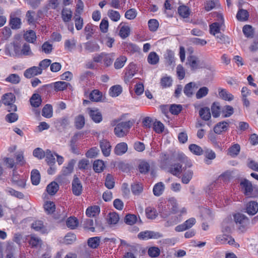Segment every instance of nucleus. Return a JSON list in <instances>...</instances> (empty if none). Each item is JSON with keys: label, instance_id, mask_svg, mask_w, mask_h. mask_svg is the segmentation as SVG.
I'll return each instance as SVG.
<instances>
[{"label": "nucleus", "instance_id": "bf43d9fd", "mask_svg": "<svg viewBox=\"0 0 258 258\" xmlns=\"http://www.w3.org/2000/svg\"><path fill=\"white\" fill-rule=\"evenodd\" d=\"M137 221V216L133 214H127L124 218V222L125 223L130 225L134 224Z\"/></svg>", "mask_w": 258, "mask_h": 258}, {"label": "nucleus", "instance_id": "c9c22d12", "mask_svg": "<svg viewBox=\"0 0 258 258\" xmlns=\"http://www.w3.org/2000/svg\"><path fill=\"white\" fill-rule=\"evenodd\" d=\"M21 22V19L17 17H13L10 16V25L13 29H17L20 28Z\"/></svg>", "mask_w": 258, "mask_h": 258}, {"label": "nucleus", "instance_id": "6ab92c4d", "mask_svg": "<svg viewBox=\"0 0 258 258\" xmlns=\"http://www.w3.org/2000/svg\"><path fill=\"white\" fill-rule=\"evenodd\" d=\"M30 102L33 107H38L41 104V97L39 94L35 93L30 98Z\"/></svg>", "mask_w": 258, "mask_h": 258}, {"label": "nucleus", "instance_id": "473e14b6", "mask_svg": "<svg viewBox=\"0 0 258 258\" xmlns=\"http://www.w3.org/2000/svg\"><path fill=\"white\" fill-rule=\"evenodd\" d=\"M58 188L59 186L57 183L53 181L47 185L46 190L49 195H54L58 191Z\"/></svg>", "mask_w": 258, "mask_h": 258}, {"label": "nucleus", "instance_id": "603ef678", "mask_svg": "<svg viewBox=\"0 0 258 258\" xmlns=\"http://www.w3.org/2000/svg\"><path fill=\"white\" fill-rule=\"evenodd\" d=\"M178 13L183 18H187L189 15V9L185 6H180L178 9Z\"/></svg>", "mask_w": 258, "mask_h": 258}, {"label": "nucleus", "instance_id": "b1692460", "mask_svg": "<svg viewBox=\"0 0 258 258\" xmlns=\"http://www.w3.org/2000/svg\"><path fill=\"white\" fill-rule=\"evenodd\" d=\"M242 31L245 36L247 38H252L254 36V29L251 25H244L242 28Z\"/></svg>", "mask_w": 258, "mask_h": 258}, {"label": "nucleus", "instance_id": "69168bd1", "mask_svg": "<svg viewBox=\"0 0 258 258\" xmlns=\"http://www.w3.org/2000/svg\"><path fill=\"white\" fill-rule=\"evenodd\" d=\"M105 185L109 189L113 188L114 186V181L112 175L108 174L106 177Z\"/></svg>", "mask_w": 258, "mask_h": 258}, {"label": "nucleus", "instance_id": "de8ad7c7", "mask_svg": "<svg viewBox=\"0 0 258 258\" xmlns=\"http://www.w3.org/2000/svg\"><path fill=\"white\" fill-rule=\"evenodd\" d=\"M69 83L66 82L58 81L54 83V88L56 91H63L66 89Z\"/></svg>", "mask_w": 258, "mask_h": 258}, {"label": "nucleus", "instance_id": "13d9d810", "mask_svg": "<svg viewBox=\"0 0 258 258\" xmlns=\"http://www.w3.org/2000/svg\"><path fill=\"white\" fill-rule=\"evenodd\" d=\"M209 92V89L206 87L201 88L196 93V96L197 99H201L206 96Z\"/></svg>", "mask_w": 258, "mask_h": 258}, {"label": "nucleus", "instance_id": "4d7b16f0", "mask_svg": "<svg viewBox=\"0 0 258 258\" xmlns=\"http://www.w3.org/2000/svg\"><path fill=\"white\" fill-rule=\"evenodd\" d=\"M150 165L149 164L145 161H142L141 162L139 166V169L140 170V172L141 173H144L146 174L148 172V171L150 170Z\"/></svg>", "mask_w": 258, "mask_h": 258}, {"label": "nucleus", "instance_id": "4be33fe9", "mask_svg": "<svg viewBox=\"0 0 258 258\" xmlns=\"http://www.w3.org/2000/svg\"><path fill=\"white\" fill-rule=\"evenodd\" d=\"M102 97V93L98 90H93L89 95V99L93 102H99Z\"/></svg>", "mask_w": 258, "mask_h": 258}, {"label": "nucleus", "instance_id": "39448f33", "mask_svg": "<svg viewBox=\"0 0 258 258\" xmlns=\"http://www.w3.org/2000/svg\"><path fill=\"white\" fill-rule=\"evenodd\" d=\"M216 240L218 242L221 244H229V245H234L235 247L239 246V245L235 242L234 238L229 235H219L216 237Z\"/></svg>", "mask_w": 258, "mask_h": 258}, {"label": "nucleus", "instance_id": "c756f323", "mask_svg": "<svg viewBox=\"0 0 258 258\" xmlns=\"http://www.w3.org/2000/svg\"><path fill=\"white\" fill-rule=\"evenodd\" d=\"M100 212V208L98 206L90 207L87 208L86 214L89 217H95Z\"/></svg>", "mask_w": 258, "mask_h": 258}, {"label": "nucleus", "instance_id": "4c0bfd02", "mask_svg": "<svg viewBox=\"0 0 258 258\" xmlns=\"http://www.w3.org/2000/svg\"><path fill=\"white\" fill-rule=\"evenodd\" d=\"M146 215L148 219H154L157 216L156 210L152 207H147L145 210Z\"/></svg>", "mask_w": 258, "mask_h": 258}, {"label": "nucleus", "instance_id": "423d86ee", "mask_svg": "<svg viewBox=\"0 0 258 258\" xmlns=\"http://www.w3.org/2000/svg\"><path fill=\"white\" fill-rule=\"evenodd\" d=\"M196 222V219L194 218H190L186 220L183 223L180 224L175 228V230L176 232H181L187 230L191 228Z\"/></svg>", "mask_w": 258, "mask_h": 258}, {"label": "nucleus", "instance_id": "49530a36", "mask_svg": "<svg viewBox=\"0 0 258 258\" xmlns=\"http://www.w3.org/2000/svg\"><path fill=\"white\" fill-rule=\"evenodd\" d=\"M196 85L195 83L190 82L187 84L183 89L184 93L187 96L190 97L193 94V87Z\"/></svg>", "mask_w": 258, "mask_h": 258}, {"label": "nucleus", "instance_id": "f3484780", "mask_svg": "<svg viewBox=\"0 0 258 258\" xmlns=\"http://www.w3.org/2000/svg\"><path fill=\"white\" fill-rule=\"evenodd\" d=\"M200 116L204 120H209L211 117L210 108L207 107L201 108L199 110Z\"/></svg>", "mask_w": 258, "mask_h": 258}, {"label": "nucleus", "instance_id": "2f4dec72", "mask_svg": "<svg viewBox=\"0 0 258 258\" xmlns=\"http://www.w3.org/2000/svg\"><path fill=\"white\" fill-rule=\"evenodd\" d=\"M240 150L239 145L237 144H234L228 149V154L233 157H236L239 153Z\"/></svg>", "mask_w": 258, "mask_h": 258}, {"label": "nucleus", "instance_id": "680f3d73", "mask_svg": "<svg viewBox=\"0 0 258 258\" xmlns=\"http://www.w3.org/2000/svg\"><path fill=\"white\" fill-rule=\"evenodd\" d=\"M75 26L78 30H80L82 29L83 26V19L80 17V15L75 14Z\"/></svg>", "mask_w": 258, "mask_h": 258}, {"label": "nucleus", "instance_id": "bb28decb", "mask_svg": "<svg viewBox=\"0 0 258 258\" xmlns=\"http://www.w3.org/2000/svg\"><path fill=\"white\" fill-rule=\"evenodd\" d=\"M164 190V184L163 182H160L156 183L153 189V194L155 196L157 197L160 196L162 194L163 191Z\"/></svg>", "mask_w": 258, "mask_h": 258}, {"label": "nucleus", "instance_id": "ddd939ff", "mask_svg": "<svg viewBox=\"0 0 258 258\" xmlns=\"http://www.w3.org/2000/svg\"><path fill=\"white\" fill-rule=\"evenodd\" d=\"M100 146L102 152L105 156H108L110 153L111 146L109 142L103 140L100 142Z\"/></svg>", "mask_w": 258, "mask_h": 258}, {"label": "nucleus", "instance_id": "f257e3e1", "mask_svg": "<svg viewBox=\"0 0 258 258\" xmlns=\"http://www.w3.org/2000/svg\"><path fill=\"white\" fill-rule=\"evenodd\" d=\"M241 190L243 194L248 198H258V187L253 186L248 180L244 179L240 182Z\"/></svg>", "mask_w": 258, "mask_h": 258}, {"label": "nucleus", "instance_id": "ea45409f", "mask_svg": "<svg viewBox=\"0 0 258 258\" xmlns=\"http://www.w3.org/2000/svg\"><path fill=\"white\" fill-rule=\"evenodd\" d=\"M105 167V165L103 161L97 160L94 161L93 163V169L97 173L102 172Z\"/></svg>", "mask_w": 258, "mask_h": 258}, {"label": "nucleus", "instance_id": "412c9836", "mask_svg": "<svg viewBox=\"0 0 258 258\" xmlns=\"http://www.w3.org/2000/svg\"><path fill=\"white\" fill-rule=\"evenodd\" d=\"M147 61L150 64L156 65L159 61V56L155 52H151L148 56Z\"/></svg>", "mask_w": 258, "mask_h": 258}, {"label": "nucleus", "instance_id": "5fc2aeb1", "mask_svg": "<svg viewBox=\"0 0 258 258\" xmlns=\"http://www.w3.org/2000/svg\"><path fill=\"white\" fill-rule=\"evenodd\" d=\"M211 110L213 117H217L220 115V106L219 103L214 102L211 106Z\"/></svg>", "mask_w": 258, "mask_h": 258}, {"label": "nucleus", "instance_id": "5701e85b", "mask_svg": "<svg viewBox=\"0 0 258 258\" xmlns=\"http://www.w3.org/2000/svg\"><path fill=\"white\" fill-rule=\"evenodd\" d=\"M2 100L5 105H8L15 102V96L12 93H7L3 95Z\"/></svg>", "mask_w": 258, "mask_h": 258}, {"label": "nucleus", "instance_id": "dca6fc26", "mask_svg": "<svg viewBox=\"0 0 258 258\" xmlns=\"http://www.w3.org/2000/svg\"><path fill=\"white\" fill-rule=\"evenodd\" d=\"M12 182L17 185L18 186L24 188L26 185V179L24 177H20L18 175L14 174L13 172V175L12 178Z\"/></svg>", "mask_w": 258, "mask_h": 258}, {"label": "nucleus", "instance_id": "8fccbe9b", "mask_svg": "<svg viewBox=\"0 0 258 258\" xmlns=\"http://www.w3.org/2000/svg\"><path fill=\"white\" fill-rule=\"evenodd\" d=\"M119 217L118 215L115 213H111L108 216V222L110 224H116L119 221Z\"/></svg>", "mask_w": 258, "mask_h": 258}, {"label": "nucleus", "instance_id": "a18cd8bd", "mask_svg": "<svg viewBox=\"0 0 258 258\" xmlns=\"http://www.w3.org/2000/svg\"><path fill=\"white\" fill-rule=\"evenodd\" d=\"M219 94L223 99L227 101H231L233 99V96L229 93L226 90L221 89L219 90Z\"/></svg>", "mask_w": 258, "mask_h": 258}, {"label": "nucleus", "instance_id": "052dcab7", "mask_svg": "<svg viewBox=\"0 0 258 258\" xmlns=\"http://www.w3.org/2000/svg\"><path fill=\"white\" fill-rule=\"evenodd\" d=\"M113 53L107 54L105 53V55L103 58V61L104 65L106 67H108L112 64L113 59Z\"/></svg>", "mask_w": 258, "mask_h": 258}, {"label": "nucleus", "instance_id": "20e7f679", "mask_svg": "<svg viewBox=\"0 0 258 258\" xmlns=\"http://www.w3.org/2000/svg\"><path fill=\"white\" fill-rule=\"evenodd\" d=\"M75 163L76 160L74 159H72L69 161L66 166H64L62 168L61 170L62 175L59 176L57 178V180L58 182L61 181V179L62 178V176L69 175L73 172Z\"/></svg>", "mask_w": 258, "mask_h": 258}, {"label": "nucleus", "instance_id": "7ed1b4c3", "mask_svg": "<svg viewBox=\"0 0 258 258\" xmlns=\"http://www.w3.org/2000/svg\"><path fill=\"white\" fill-rule=\"evenodd\" d=\"M234 220L239 229L242 232L245 231L249 224L248 218L244 214L238 213L234 215Z\"/></svg>", "mask_w": 258, "mask_h": 258}, {"label": "nucleus", "instance_id": "e2e57ef3", "mask_svg": "<svg viewBox=\"0 0 258 258\" xmlns=\"http://www.w3.org/2000/svg\"><path fill=\"white\" fill-rule=\"evenodd\" d=\"M130 34V28L128 26H122L119 31V35L122 38H125Z\"/></svg>", "mask_w": 258, "mask_h": 258}, {"label": "nucleus", "instance_id": "c85d7f7f", "mask_svg": "<svg viewBox=\"0 0 258 258\" xmlns=\"http://www.w3.org/2000/svg\"><path fill=\"white\" fill-rule=\"evenodd\" d=\"M24 38L26 41L30 43H34L36 41V36L33 30L27 31L24 35Z\"/></svg>", "mask_w": 258, "mask_h": 258}, {"label": "nucleus", "instance_id": "6e6d98bb", "mask_svg": "<svg viewBox=\"0 0 258 258\" xmlns=\"http://www.w3.org/2000/svg\"><path fill=\"white\" fill-rule=\"evenodd\" d=\"M168 206L171 207V210L173 213L175 214L178 212V205L176 200L174 198L169 199Z\"/></svg>", "mask_w": 258, "mask_h": 258}, {"label": "nucleus", "instance_id": "a211bd4d", "mask_svg": "<svg viewBox=\"0 0 258 258\" xmlns=\"http://www.w3.org/2000/svg\"><path fill=\"white\" fill-rule=\"evenodd\" d=\"M83 136V134L80 133L76 134L71 139L70 141V147L71 151L73 153H77V148L76 145L77 141L79 138H81Z\"/></svg>", "mask_w": 258, "mask_h": 258}, {"label": "nucleus", "instance_id": "cd10ccee", "mask_svg": "<svg viewBox=\"0 0 258 258\" xmlns=\"http://www.w3.org/2000/svg\"><path fill=\"white\" fill-rule=\"evenodd\" d=\"M72 17V11L67 8H63L61 11V18L63 22H69Z\"/></svg>", "mask_w": 258, "mask_h": 258}, {"label": "nucleus", "instance_id": "393cba45", "mask_svg": "<svg viewBox=\"0 0 258 258\" xmlns=\"http://www.w3.org/2000/svg\"><path fill=\"white\" fill-rule=\"evenodd\" d=\"M85 49L90 52H93L99 51L100 46L97 43L88 42L85 44Z\"/></svg>", "mask_w": 258, "mask_h": 258}, {"label": "nucleus", "instance_id": "79ce46f5", "mask_svg": "<svg viewBox=\"0 0 258 258\" xmlns=\"http://www.w3.org/2000/svg\"><path fill=\"white\" fill-rule=\"evenodd\" d=\"M249 14L248 12L244 9H240L236 15L237 19L241 21H244L248 19Z\"/></svg>", "mask_w": 258, "mask_h": 258}, {"label": "nucleus", "instance_id": "338daca9", "mask_svg": "<svg viewBox=\"0 0 258 258\" xmlns=\"http://www.w3.org/2000/svg\"><path fill=\"white\" fill-rule=\"evenodd\" d=\"M189 150L194 154L200 155L203 153L202 149L199 146L196 144H191L189 146Z\"/></svg>", "mask_w": 258, "mask_h": 258}, {"label": "nucleus", "instance_id": "09e8293b", "mask_svg": "<svg viewBox=\"0 0 258 258\" xmlns=\"http://www.w3.org/2000/svg\"><path fill=\"white\" fill-rule=\"evenodd\" d=\"M122 92V88L119 85L112 86L110 89L109 94L112 97L118 96Z\"/></svg>", "mask_w": 258, "mask_h": 258}, {"label": "nucleus", "instance_id": "774afa93", "mask_svg": "<svg viewBox=\"0 0 258 258\" xmlns=\"http://www.w3.org/2000/svg\"><path fill=\"white\" fill-rule=\"evenodd\" d=\"M148 254L152 257H156L159 255L160 250L159 248L155 246L151 247L148 251Z\"/></svg>", "mask_w": 258, "mask_h": 258}, {"label": "nucleus", "instance_id": "6e6552de", "mask_svg": "<svg viewBox=\"0 0 258 258\" xmlns=\"http://www.w3.org/2000/svg\"><path fill=\"white\" fill-rule=\"evenodd\" d=\"M245 210L249 215L253 216L258 212V203L255 201H250L246 204Z\"/></svg>", "mask_w": 258, "mask_h": 258}, {"label": "nucleus", "instance_id": "9b49d317", "mask_svg": "<svg viewBox=\"0 0 258 258\" xmlns=\"http://www.w3.org/2000/svg\"><path fill=\"white\" fill-rule=\"evenodd\" d=\"M41 74V69L38 67L34 66L27 69L24 73V76L27 78L30 79Z\"/></svg>", "mask_w": 258, "mask_h": 258}, {"label": "nucleus", "instance_id": "3c124183", "mask_svg": "<svg viewBox=\"0 0 258 258\" xmlns=\"http://www.w3.org/2000/svg\"><path fill=\"white\" fill-rule=\"evenodd\" d=\"M6 81L13 84H17L20 82V78L18 75L13 74L10 75L6 79Z\"/></svg>", "mask_w": 258, "mask_h": 258}, {"label": "nucleus", "instance_id": "a878e982", "mask_svg": "<svg viewBox=\"0 0 258 258\" xmlns=\"http://www.w3.org/2000/svg\"><path fill=\"white\" fill-rule=\"evenodd\" d=\"M100 243V238L98 236L89 238L87 241L88 246L93 249L97 248Z\"/></svg>", "mask_w": 258, "mask_h": 258}, {"label": "nucleus", "instance_id": "4468645a", "mask_svg": "<svg viewBox=\"0 0 258 258\" xmlns=\"http://www.w3.org/2000/svg\"><path fill=\"white\" fill-rule=\"evenodd\" d=\"M89 110V114L92 120L95 122H100L102 119L101 113L98 109L92 110L91 108L88 109Z\"/></svg>", "mask_w": 258, "mask_h": 258}, {"label": "nucleus", "instance_id": "9d476101", "mask_svg": "<svg viewBox=\"0 0 258 258\" xmlns=\"http://www.w3.org/2000/svg\"><path fill=\"white\" fill-rule=\"evenodd\" d=\"M138 236L140 239H148L150 238L157 239L161 237V235L159 233L151 231L141 232Z\"/></svg>", "mask_w": 258, "mask_h": 258}, {"label": "nucleus", "instance_id": "e433bc0d", "mask_svg": "<svg viewBox=\"0 0 258 258\" xmlns=\"http://www.w3.org/2000/svg\"><path fill=\"white\" fill-rule=\"evenodd\" d=\"M166 63L168 65H172L174 62V52L170 50H167L164 55Z\"/></svg>", "mask_w": 258, "mask_h": 258}, {"label": "nucleus", "instance_id": "0eeeda50", "mask_svg": "<svg viewBox=\"0 0 258 258\" xmlns=\"http://www.w3.org/2000/svg\"><path fill=\"white\" fill-rule=\"evenodd\" d=\"M72 184V190L73 194L76 196L81 195L83 190L82 185L81 181L76 176H74Z\"/></svg>", "mask_w": 258, "mask_h": 258}, {"label": "nucleus", "instance_id": "7c9ffc66", "mask_svg": "<svg viewBox=\"0 0 258 258\" xmlns=\"http://www.w3.org/2000/svg\"><path fill=\"white\" fill-rule=\"evenodd\" d=\"M223 25L220 23L215 22L210 25V32L211 34L216 36V34L220 33L221 27Z\"/></svg>", "mask_w": 258, "mask_h": 258}, {"label": "nucleus", "instance_id": "37998d69", "mask_svg": "<svg viewBox=\"0 0 258 258\" xmlns=\"http://www.w3.org/2000/svg\"><path fill=\"white\" fill-rule=\"evenodd\" d=\"M66 224L69 228L74 229L78 226L79 221L76 217H70L68 219Z\"/></svg>", "mask_w": 258, "mask_h": 258}, {"label": "nucleus", "instance_id": "72a5a7b5", "mask_svg": "<svg viewBox=\"0 0 258 258\" xmlns=\"http://www.w3.org/2000/svg\"><path fill=\"white\" fill-rule=\"evenodd\" d=\"M31 180L32 183L34 185H38L39 183L40 175L39 172L37 170L34 169L32 171Z\"/></svg>", "mask_w": 258, "mask_h": 258}, {"label": "nucleus", "instance_id": "f03ea898", "mask_svg": "<svg viewBox=\"0 0 258 258\" xmlns=\"http://www.w3.org/2000/svg\"><path fill=\"white\" fill-rule=\"evenodd\" d=\"M134 123V120L118 123L114 129L115 135L119 138L125 136Z\"/></svg>", "mask_w": 258, "mask_h": 258}, {"label": "nucleus", "instance_id": "0e129e2a", "mask_svg": "<svg viewBox=\"0 0 258 258\" xmlns=\"http://www.w3.org/2000/svg\"><path fill=\"white\" fill-rule=\"evenodd\" d=\"M76 41L75 39L66 40L64 42V47L69 51H72L76 47Z\"/></svg>", "mask_w": 258, "mask_h": 258}, {"label": "nucleus", "instance_id": "2eb2a0df", "mask_svg": "<svg viewBox=\"0 0 258 258\" xmlns=\"http://www.w3.org/2000/svg\"><path fill=\"white\" fill-rule=\"evenodd\" d=\"M168 172L173 175L178 176L182 172V165L179 163H175L170 165Z\"/></svg>", "mask_w": 258, "mask_h": 258}, {"label": "nucleus", "instance_id": "58836bf2", "mask_svg": "<svg viewBox=\"0 0 258 258\" xmlns=\"http://www.w3.org/2000/svg\"><path fill=\"white\" fill-rule=\"evenodd\" d=\"M42 115L45 117L50 118L52 116V107L50 104L45 105L42 109Z\"/></svg>", "mask_w": 258, "mask_h": 258}, {"label": "nucleus", "instance_id": "864d4df0", "mask_svg": "<svg viewBox=\"0 0 258 258\" xmlns=\"http://www.w3.org/2000/svg\"><path fill=\"white\" fill-rule=\"evenodd\" d=\"M85 124V118L83 115H79L75 119V126L78 129H81Z\"/></svg>", "mask_w": 258, "mask_h": 258}, {"label": "nucleus", "instance_id": "aec40b11", "mask_svg": "<svg viewBox=\"0 0 258 258\" xmlns=\"http://www.w3.org/2000/svg\"><path fill=\"white\" fill-rule=\"evenodd\" d=\"M127 150V144L125 143H120L116 146L114 149V152L117 155H121L124 154Z\"/></svg>", "mask_w": 258, "mask_h": 258}, {"label": "nucleus", "instance_id": "1a4fd4ad", "mask_svg": "<svg viewBox=\"0 0 258 258\" xmlns=\"http://www.w3.org/2000/svg\"><path fill=\"white\" fill-rule=\"evenodd\" d=\"M186 64H188L192 71L201 68L200 66V60L195 55H190L187 57Z\"/></svg>", "mask_w": 258, "mask_h": 258}, {"label": "nucleus", "instance_id": "f8f14e48", "mask_svg": "<svg viewBox=\"0 0 258 258\" xmlns=\"http://www.w3.org/2000/svg\"><path fill=\"white\" fill-rule=\"evenodd\" d=\"M228 122L225 121L219 122L214 126V131L215 133L219 135L222 132L226 131L228 129Z\"/></svg>", "mask_w": 258, "mask_h": 258}, {"label": "nucleus", "instance_id": "f704fd0d", "mask_svg": "<svg viewBox=\"0 0 258 258\" xmlns=\"http://www.w3.org/2000/svg\"><path fill=\"white\" fill-rule=\"evenodd\" d=\"M45 156L46 157L45 160L48 165H49V166H53L55 164V158L50 150L47 149L45 151Z\"/></svg>", "mask_w": 258, "mask_h": 258}, {"label": "nucleus", "instance_id": "c03bdc74", "mask_svg": "<svg viewBox=\"0 0 258 258\" xmlns=\"http://www.w3.org/2000/svg\"><path fill=\"white\" fill-rule=\"evenodd\" d=\"M126 60L127 59L125 56H120L115 60L114 63V68L116 69H120L122 68L124 66Z\"/></svg>", "mask_w": 258, "mask_h": 258}, {"label": "nucleus", "instance_id": "a19ab883", "mask_svg": "<svg viewBox=\"0 0 258 258\" xmlns=\"http://www.w3.org/2000/svg\"><path fill=\"white\" fill-rule=\"evenodd\" d=\"M108 17L113 21L117 22L120 18V15L117 11L110 9L107 12Z\"/></svg>", "mask_w": 258, "mask_h": 258}]
</instances>
